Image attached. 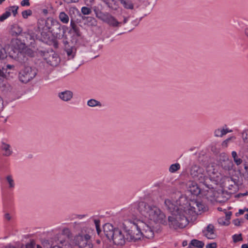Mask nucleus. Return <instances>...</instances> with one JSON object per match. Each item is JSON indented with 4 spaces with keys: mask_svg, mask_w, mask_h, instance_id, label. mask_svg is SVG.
I'll use <instances>...</instances> for the list:
<instances>
[{
    "mask_svg": "<svg viewBox=\"0 0 248 248\" xmlns=\"http://www.w3.org/2000/svg\"><path fill=\"white\" fill-rule=\"evenodd\" d=\"M138 209L141 215L155 223L165 222V215L153 203L141 202L139 203Z\"/></svg>",
    "mask_w": 248,
    "mask_h": 248,
    "instance_id": "f257e3e1",
    "label": "nucleus"
},
{
    "mask_svg": "<svg viewBox=\"0 0 248 248\" xmlns=\"http://www.w3.org/2000/svg\"><path fill=\"white\" fill-rule=\"evenodd\" d=\"M140 221L125 220L123 223L122 228L126 233V240L136 241L141 238V225Z\"/></svg>",
    "mask_w": 248,
    "mask_h": 248,
    "instance_id": "f03ea898",
    "label": "nucleus"
},
{
    "mask_svg": "<svg viewBox=\"0 0 248 248\" xmlns=\"http://www.w3.org/2000/svg\"><path fill=\"white\" fill-rule=\"evenodd\" d=\"M104 231L106 237L112 240L114 244L122 246L125 244L126 235L125 236L119 228H114L111 224L108 223L104 226Z\"/></svg>",
    "mask_w": 248,
    "mask_h": 248,
    "instance_id": "7ed1b4c3",
    "label": "nucleus"
},
{
    "mask_svg": "<svg viewBox=\"0 0 248 248\" xmlns=\"http://www.w3.org/2000/svg\"><path fill=\"white\" fill-rule=\"evenodd\" d=\"M38 56L42 57L47 64L52 66H57L60 62L58 55L52 49L47 50L43 48H38L36 51Z\"/></svg>",
    "mask_w": 248,
    "mask_h": 248,
    "instance_id": "20e7f679",
    "label": "nucleus"
},
{
    "mask_svg": "<svg viewBox=\"0 0 248 248\" xmlns=\"http://www.w3.org/2000/svg\"><path fill=\"white\" fill-rule=\"evenodd\" d=\"M169 225L170 228L174 229H182L188 224L187 217L183 211L174 213L168 217Z\"/></svg>",
    "mask_w": 248,
    "mask_h": 248,
    "instance_id": "39448f33",
    "label": "nucleus"
},
{
    "mask_svg": "<svg viewBox=\"0 0 248 248\" xmlns=\"http://www.w3.org/2000/svg\"><path fill=\"white\" fill-rule=\"evenodd\" d=\"M178 202L180 203H183V211L186 216H194L198 215V201L193 200L188 202L186 196L181 195L179 197Z\"/></svg>",
    "mask_w": 248,
    "mask_h": 248,
    "instance_id": "423d86ee",
    "label": "nucleus"
},
{
    "mask_svg": "<svg viewBox=\"0 0 248 248\" xmlns=\"http://www.w3.org/2000/svg\"><path fill=\"white\" fill-rule=\"evenodd\" d=\"M190 175L195 180L198 181L207 188H210L207 184L209 178L206 176L204 170L202 168L197 165H193L190 169Z\"/></svg>",
    "mask_w": 248,
    "mask_h": 248,
    "instance_id": "0eeeda50",
    "label": "nucleus"
},
{
    "mask_svg": "<svg viewBox=\"0 0 248 248\" xmlns=\"http://www.w3.org/2000/svg\"><path fill=\"white\" fill-rule=\"evenodd\" d=\"M95 14L99 19L112 27H119L122 23L121 22H119L114 16L108 13H103L98 11H95Z\"/></svg>",
    "mask_w": 248,
    "mask_h": 248,
    "instance_id": "6e6552de",
    "label": "nucleus"
},
{
    "mask_svg": "<svg viewBox=\"0 0 248 248\" xmlns=\"http://www.w3.org/2000/svg\"><path fill=\"white\" fill-rule=\"evenodd\" d=\"M37 71L30 66L25 67L19 73V79L24 83H27L32 79L36 75Z\"/></svg>",
    "mask_w": 248,
    "mask_h": 248,
    "instance_id": "1a4fd4ad",
    "label": "nucleus"
},
{
    "mask_svg": "<svg viewBox=\"0 0 248 248\" xmlns=\"http://www.w3.org/2000/svg\"><path fill=\"white\" fill-rule=\"evenodd\" d=\"M9 56L21 63L25 62L28 60L24 51L16 46L11 47Z\"/></svg>",
    "mask_w": 248,
    "mask_h": 248,
    "instance_id": "9d476101",
    "label": "nucleus"
},
{
    "mask_svg": "<svg viewBox=\"0 0 248 248\" xmlns=\"http://www.w3.org/2000/svg\"><path fill=\"white\" fill-rule=\"evenodd\" d=\"M178 201L179 199L175 202H172L169 199L165 201V206L167 209L171 213V215L183 211V203H180L178 202Z\"/></svg>",
    "mask_w": 248,
    "mask_h": 248,
    "instance_id": "9b49d317",
    "label": "nucleus"
},
{
    "mask_svg": "<svg viewBox=\"0 0 248 248\" xmlns=\"http://www.w3.org/2000/svg\"><path fill=\"white\" fill-rule=\"evenodd\" d=\"M90 239V236L88 234L79 233L75 237V243L81 248H91Z\"/></svg>",
    "mask_w": 248,
    "mask_h": 248,
    "instance_id": "f8f14e48",
    "label": "nucleus"
},
{
    "mask_svg": "<svg viewBox=\"0 0 248 248\" xmlns=\"http://www.w3.org/2000/svg\"><path fill=\"white\" fill-rule=\"evenodd\" d=\"M62 43L64 46V51L66 52L68 59H72L76 55V47L72 45V43L69 42L67 37L63 39Z\"/></svg>",
    "mask_w": 248,
    "mask_h": 248,
    "instance_id": "ddd939ff",
    "label": "nucleus"
},
{
    "mask_svg": "<svg viewBox=\"0 0 248 248\" xmlns=\"http://www.w3.org/2000/svg\"><path fill=\"white\" fill-rule=\"evenodd\" d=\"M141 225V237L144 236L148 239L152 238L154 237V233L152 229L146 223L140 221Z\"/></svg>",
    "mask_w": 248,
    "mask_h": 248,
    "instance_id": "4468645a",
    "label": "nucleus"
},
{
    "mask_svg": "<svg viewBox=\"0 0 248 248\" xmlns=\"http://www.w3.org/2000/svg\"><path fill=\"white\" fill-rule=\"evenodd\" d=\"M50 31L56 35V37L58 38L63 36L65 31L63 29H61L60 24L57 21H53L52 22V27H49Z\"/></svg>",
    "mask_w": 248,
    "mask_h": 248,
    "instance_id": "2eb2a0df",
    "label": "nucleus"
},
{
    "mask_svg": "<svg viewBox=\"0 0 248 248\" xmlns=\"http://www.w3.org/2000/svg\"><path fill=\"white\" fill-rule=\"evenodd\" d=\"M188 190L193 195L198 196L201 193V188L196 182H189L187 184Z\"/></svg>",
    "mask_w": 248,
    "mask_h": 248,
    "instance_id": "dca6fc26",
    "label": "nucleus"
},
{
    "mask_svg": "<svg viewBox=\"0 0 248 248\" xmlns=\"http://www.w3.org/2000/svg\"><path fill=\"white\" fill-rule=\"evenodd\" d=\"M70 26L71 27V31H72L76 36L78 37L81 36L82 33L80 31L79 26L76 23L72 16H71Z\"/></svg>",
    "mask_w": 248,
    "mask_h": 248,
    "instance_id": "f3484780",
    "label": "nucleus"
},
{
    "mask_svg": "<svg viewBox=\"0 0 248 248\" xmlns=\"http://www.w3.org/2000/svg\"><path fill=\"white\" fill-rule=\"evenodd\" d=\"M73 93L69 90H65L58 93L59 97L63 101L68 102L73 97Z\"/></svg>",
    "mask_w": 248,
    "mask_h": 248,
    "instance_id": "a211bd4d",
    "label": "nucleus"
},
{
    "mask_svg": "<svg viewBox=\"0 0 248 248\" xmlns=\"http://www.w3.org/2000/svg\"><path fill=\"white\" fill-rule=\"evenodd\" d=\"M1 148L3 152V155L5 156H9L13 154V151L10 144L4 142H1Z\"/></svg>",
    "mask_w": 248,
    "mask_h": 248,
    "instance_id": "6ab92c4d",
    "label": "nucleus"
},
{
    "mask_svg": "<svg viewBox=\"0 0 248 248\" xmlns=\"http://www.w3.org/2000/svg\"><path fill=\"white\" fill-rule=\"evenodd\" d=\"M214 227L212 224H209L206 227V230L203 231L204 235L210 239H212L215 238L216 235L214 232Z\"/></svg>",
    "mask_w": 248,
    "mask_h": 248,
    "instance_id": "aec40b11",
    "label": "nucleus"
},
{
    "mask_svg": "<svg viewBox=\"0 0 248 248\" xmlns=\"http://www.w3.org/2000/svg\"><path fill=\"white\" fill-rule=\"evenodd\" d=\"M6 88L7 91H9L11 94L16 95L18 98L22 95L19 88L16 86H12L10 85H7Z\"/></svg>",
    "mask_w": 248,
    "mask_h": 248,
    "instance_id": "412c9836",
    "label": "nucleus"
},
{
    "mask_svg": "<svg viewBox=\"0 0 248 248\" xmlns=\"http://www.w3.org/2000/svg\"><path fill=\"white\" fill-rule=\"evenodd\" d=\"M140 8L144 16H147L149 14L152 10V6L147 2H144L141 6Z\"/></svg>",
    "mask_w": 248,
    "mask_h": 248,
    "instance_id": "4be33fe9",
    "label": "nucleus"
},
{
    "mask_svg": "<svg viewBox=\"0 0 248 248\" xmlns=\"http://www.w3.org/2000/svg\"><path fill=\"white\" fill-rule=\"evenodd\" d=\"M232 130H229L228 129H217L214 131V135L215 137H222L224 135H226L228 133L232 132Z\"/></svg>",
    "mask_w": 248,
    "mask_h": 248,
    "instance_id": "5701e85b",
    "label": "nucleus"
},
{
    "mask_svg": "<svg viewBox=\"0 0 248 248\" xmlns=\"http://www.w3.org/2000/svg\"><path fill=\"white\" fill-rule=\"evenodd\" d=\"M204 245V244L202 241L197 239H193L191 241L187 248H192V246L198 248H202Z\"/></svg>",
    "mask_w": 248,
    "mask_h": 248,
    "instance_id": "b1692460",
    "label": "nucleus"
},
{
    "mask_svg": "<svg viewBox=\"0 0 248 248\" xmlns=\"http://www.w3.org/2000/svg\"><path fill=\"white\" fill-rule=\"evenodd\" d=\"M5 179L8 184V187L10 190H13L15 187V181L12 175H8L6 176Z\"/></svg>",
    "mask_w": 248,
    "mask_h": 248,
    "instance_id": "393cba45",
    "label": "nucleus"
},
{
    "mask_svg": "<svg viewBox=\"0 0 248 248\" xmlns=\"http://www.w3.org/2000/svg\"><path fill=\"white\" fill-rule=\"evenodd\" d=\"M220 165L224 170H230L232 169L233 163L232 160L231 159H229L227 160H226L225 162L220 164Z\"/></svg>",
    "mask_w": 248,
    "mask_h": 248,
    "instance_id": "a878e982",
    "label": "nucleus"
},
{
    "mask_svg": "<svg viewBox=\"0 0 248 248\" xmlns=\"http://www.w3.org/2000/svg\"><path fill=\"white\" fill-rule=\"evenodd\" d=\"M232 156L233 158V161L237 166H239L243 163L242 156L239 157L235 151L232 152Z\"/></svg>",
    "mask_w": 248,
    "mask_h": 248,
    "instance_id": "bb28decb",
    "label": "nucleus"
},
{
    "mask_svg": "<svg viewBox=\"0 0 248 248\" xmlns=\"http://www.w3.org/2000/svg\"><path fill=\"white\" fill-rule=\"evenodd\" d=\"M83 19L85 20L84 23L90 26H94L96 25L95 19L92 17H85Z\"/></svg>",
    "mask_w": 248,
    "mask_h": 248,
    "instance_id": "cd10ccee",
    "label": "nucleus"
},
{
    "mask_svg": "<svg viewBox=\"0 0 248 248\" xmlns=\"http://www.w3.org/2000/svg\"><path fill=\"white\" fill-rule=\"evenodd\" d=\"M70 246L68 242L65 240H60L59 243L51 247V248H69Z\"/></svg>",
    "mask_w": 248,
    "mask_h": 248,
    "instance_id": "c85d7f7f",
    "label": "nucleus"
},
{
    "mask_svg": "<svg viewBox=\"0 0 248 248\" xmlns=\"http://www.w3.org/2000/svg\"><path fill=\"white\" fill-rule=\"evenodd\" d=\"M123 6L128 9H132L133 8V4L130 0H119Z\"/></svg>",
    "mask_w": 248,
    "mask_h": 248,
    "instance_id": "c756f323",
    "label": "nucleus"
},
{
    "mask_svg": "<svg viewBox=\"0 0 248 248\" xmlns=\"http://www.w3.org/2000/svg\"><path fill=\"white\" fill-rule=\"evenodd\" d=\"M87 105L90 107H101V103L94 99H91L87 101Z\"/></svg>",
    "mask_w": 248,
    "mask_h": 248,
    "instance_id": "7c9ffc66",
    "label": "nucleus"
},
{
    "mask_svg": "<svg viewBox=\"0 0 248 248\" xmlns=\"http://www.w3.org/2000/svg\"><path fill=\"white\" fill-rule=\"evenodd\" d=\"M225 185L229 189H232L235 185V182L232 178H228L225 181Z\"/></svg>",
    "mask_w": 248,
    "mask_h": 248,
    "instance_id": "2f4dec72",
    "label": "nucleus"
},
{
    "mask_svg": "<svg viewBox=\"0 0 248 248\" xmlns=\"http://www.w3.org/2000/svg\"><path fill=\"white\" fill-rule=\"evenodd\" d=\"M59 18L63 23H67L69 20L68 16L64 12L60 13Z\"/></svg>",
    "mask_w": 248,
    "mask_h": 248,
    "instance_id": "473e14b6",
    "label": "nucleus"
},
{
    "mask_svg": "<svg viewBox=\"0 0 248 248\" xmlns=\"http://www.w3.org/2000/svg\"><path fill=\"white\" fill-rule=\"evenodd\" d=\"M180 169V165L178 163H175L171 165L169 168V171L171 173H174Z\"/></svg>",
    "mask_w": 248,
    "mask_h": 248,
    "instance_id": "72a5a7b5",
    "label": "nucleus"
},
{
    "mask_svg": "<svg viewBox=\"0 0 248 248\" xmlns=\"http://www.w3.org/2000/svg\"><path fill=\"white\" fill-rule=\"evenodd\" d=\"M13 34H15L16 36L19 35L22 31V29L17 25H15L12 28Z\"/></svg>",
    "mask_w": 248,
    "mask_h": 248,
    "instance_id": "f704fd0d",
    "label": "nucleus"
},
{
    "mask_svg": "<svg viewBox=\"0 0 248 248\" xmlns=\"http://www.w3.org/2000/svg\"><path fill=\"white\" fill-rule=\"evenodd\" d=\"M229 157L228 155L225 153H222L220 154L219 155V164H221L222 163L225 162L226 160L229 159Z\"/></svg>",
    "mask_w": 248,
    "mask_h": 248,
    "instance_id": "c9c22d12",
    "label": "nucleus"
},
{
    "mask_svg": "<svg viewBox=\"0 0 248 248\" xmlns=\"http://www.w3.org/2000/svg\"><path fill=\"white\" fill-rule=\"evenodd\" d=\"M62 235L67 237L68 239L70 240L72 239L73 238L72 233L71 232L70 230L67 228H65L63 230L62 233Z\"/></svg>",
    "mask_w": 248,
    "mask_h": 248,
    "instance_id": "e433bc0d",
    "label": "nucleus"
},
{
    "mask_svg": "<svg viewBox=\"0 0 248 248\" xmlns=\"http://www.w3.org/2000/svg\"><path fill=\"white\" fill-rule=\"evenodd\" d=\"M7 54L4 48L0 44V59L3 60L7 57Z\"/></svg>",
    "mask_w": 248,
    "mask_h": 248,
    "instance_id": "4c0bfd02",
    "label": "nucleus"
},
{
    "mask_svg": "<svg viewBox=\"0 0 248 248\" xmlns=\"http://www.w3.org/2000/svg\"><path fill=\"white\" fill-rule=\"evenodd\" d=\"M243 163L244 166L245 170L248 169V155H243Z\"/></svg>",
    "mask_w": 248,
    "mask_h": 248,
    "instance_id": "58836bf2",
    "label": "nucleus"
},
{
    "mask_svg": "<svg viewBox=\"0 0 248 248\" xmlns=\"http://www.w3.org/2000/svg\"><path fill=\"white\" fill-rule=\"evenodd\" d=\"M11 16V12L9 11H6L0 16V21L2 22Z\"/></svg>",
    "mask_w": 248,
    "mask_h": 248,
    "instance_id": "ea45409f",
    "label": "nucleus"
},
{
    "mask_svg": "<svg viewBox=\"0 0 248 248\" xmlns=\"http://www.w3.org/2000/svg\"><path fill=\"white\" fill-rule=\"evenodd\" d=\"M31 14H32V11H31V10H29V9L23 11L22 12V17L25 19L27 18L28 17V16H31Z\"/></svg>",
    "mask_w": 248,
    "mask_h": 248,
    "instance_id": "a19ab883",
    "label": "nucleus"
},
{
    "mask_svg": "<svg viewBox=\"0 0 248 248\" xmlns=\"http://www.w3.org/2000/svg\"><path fill=\"white\" fill-rule=\"evenodd\" d=\"M232 238H233V242L234 243H236L237 242H239V241L243 240V238H242V234L241 233L239 234H234V235H233L232 236Z\"/></svg>",
    "mask_w": 248,
    "mask_h": 248,
    "instance_id": "79ce46f5",
    "label": "nucleus"
},
{
    "mask_svg": "<svg viewBox=\"0 0 248 248\" xmlns=\"http://www.w3.org/2000/svg\"><path fill=\"white\" fill-rule=\"evenodd\" d=\"M18 9V6H12L9 7V11L10 12L12 10L13 16H16V14H17V10Z\"/></svg>",
    "mask_w": 248,
    "mask_h": 248,
    "instance_id": "37998d69",
    "label": "nucleus"
},
{
    "mask_svg": "<svg viewBox=\"0 0 248 248\" xmlns=\"http://www.w3.org/2000/svg\"><path fill=\"white\" fill-rule=\"evenodd\" d=\"M198 207H197L198 214H200V212L203 211L205 209V205L201 202L198 201Z\"/></svg>",
    "mask_w": 248,
    "mask_h": 248,
    "instance_id": "c03bdc74",
    "label": "nucleus"
},
{
    "mask_svg": "<svg viewBox=\"0 0 248 248\" xmlns=\"http://www.w3.org/2000/svg\"><path fill=\"white\" fill-rule=\"evenodd\" d=\"M218 222L221 225H228L229 223V222H227V220H226L224 217L218 218Z\"/></svg>",
    "mask_w": 248,
    "mask_h": 248,
    "instance_id": "a18cd8bd",
    "label": "nucleus"
},
{
    "mask_svg": "<svg viewBox=\"0 0 248 248\" xmlns=\"http://www.w3.org/2000/svg\"><path fill=\"white\" fill-rule=\"evenodd\" d=\"M242 138L245 142H248V130L244 131L242 133Z\"/></svg>",
    "mask_w": 248,
    "mask_h": 248,
    "instance_id": "49530a36",
    "label": "nucleus"
},
{
    "mask_svg": "<svg viewBox=\"0 0 248 248\" xmlns=\"http://www.w3.org/2000/svg\"><path fill=\"white\" fill-rule=\"evenodd\" d=\"M81 12L83 15H89L91 13V10L88 7H83L81 8Z\"/></svg>",
    "mask_w": 248,
    "mask_h": 248,
    "instance_id": "de8ad7c7",
    "label": "nucleus"
},
{
    "mask_svg": "<svg viewBox=\"0 0 248 248\" xmlns=\"http://www.w3.org/2000/svg\"><path fill=\"white\" fill-rule=\"evenodd\" d=\"M15 67L14 65L7 64L5 67H3V70L6 72L8 70H14Z\"/></svg>",
    "mask_w": 248,
    "mask_h": 248,
    "instance_id": "09e8293b",
    "label": "nucleus"
},
{
    "mask_svg": "<svg viewBox=\"0 0 248 248\" xmlns=\"http://www.w3.org/2000/svg\"><path fill=\"white\" fill-rule=\"evenodd\" d=\"M232 139H235V138L234 137H230L229 138H228L227 139H226V140H225L223 143H222V145L223 146H225V147H227V145H228V143L230 142V141H231V140Z\"/></svg>",
    "mask_w": 248,
    "mask_h": 248,
    "instance_id": "8fccbe9b",
    "label": "nucleus"
},
{
    "mask_svg": "<svg viewBox=\"0 0 248 248\" xmlns=\"http://www.w3.org/2000/svg\"><path fill=\"white\" fill-rule=\"evenodd\" d=\"M35 244L33 241H31L30 243H27L26 245V248H35Z\"/></svg>",
    "mask_w": 248,
    "mask_h": 248,
    "instance_id": "3c124183",
    "label": "nucleus"
},
{
    "mask_svg": "<svg viewBox=\"0 0 248 248\" xmlns=\"http://www.w3.org/2000/svg\"><path fill=\"white\" fill-rule=\"evenodd\" d=\"M233 223L237 226H239L240 225L241 223L242 222V220H240L238 218L235 219L232 221Z\"/></svg>",
    "mask_w": 248,
    "mask_h": 248,
    "instance_id": "603ef678",
    "label": "nucleus"
},
{
    "mask_svg": "<svg viewBox=\"0 0 248 248\" xmlns=\"http://www.w3.org/2000/svg\"><path fill=\"white\" fill-rule=\"evenodd\" d=\"M30 0H23L21 2V5L22 6H30V3L29 2Z\"/></svg>",
    "mask_w": 248,
    "mask_h": 248,
    "instance_id": "864d4df0",
    "label": "nucleus"
},
{
    "mask_svg": "<svg viewBox=\"0 0 248 248\" xmlns=\"http://www.w3.org/2000/svg\"><path fill=\"white\" fill-rule=\"evenodd\" d=\"M217 246L216 243H210L206 246V248H216Z\"/></svg>",
    "mask_w": 248,
    "mask_h": 248,
    "instance_id": "5fc2aeb1",
    "label": "nucleus"
},
{
    "mask_svg": "<svg viewBox=\"0 0 248 248\" xmlns=\"http://www.w3.org/2000/svg\"><path fill=\"white\" fill-rule=\"evenodd\" d=\"M226 217H225V218H226V220H227V222H229V220L231 218V216L232 215V212H226Z\"/></svg>",
    "mask_w": 248,
    "mask_h": 248,
    "instance_id": "6e6d98bb",
    "label": "nucleus"
},
{
    "mask_svg": "<svg viewBox=\"0 0 248 248\" xmlns=\"http://www.w3.org/2000/svg\"><path fill=\"white\" fill-rule=\"evenodd\" d=\"M63 0L67 3H71L78 2L79 0Z\"/></svg>",
    "mask_w": 248,
    "mask_h": 248,
    "instance_id": "4d7b16f0",
    "label": "nucleus"
},
{
    "mask_svg": "<svg viewBox=\"0 0 248 248\" xmlns=\"http://www.w3.org/2000/svg\"><path fill=\"white\" fill-rule=\"evenodd\" d=\"M94 222L96 228L100 227L99 224H100V221L99 219H94Z\"/></svg>",
    "mask_w": 248,
    "mask_h": 248,
    "instance_id": "13d9d810",
    "label": "nucleus"
},
{
    "mask_svg": "<svg viewBox=\"0 0 248 248\" xmlns=\"http://www.w3.org/2000/svg\"><path fill=\"white\" fill-rule=\"evenodd\" d=\"M75 11H76L78 14V9H77L76 8H71L70 9L69 12H70V14H71L72 12L74 13Z\"/></svg>",
    "mask_w": 248,
    "mask_h": 248,
    "instance_id": "bf43d9fd",
    "label": "nucleus"
},
{
    "mask_svg": "<svg viewBox=\"0 0 248 248\" xmlns=\"http://www.w3.org/2000/svg\"><path fill=\"white\" fill-rule=\"evenodd\" d=\"M245 210L243 209H239V212L236 213V216H238L239 215H242L244 213Z\"/></svg>",
    "mask_w": 248,
    "mask_h": 248,
    "instance_id": "052dcab7",
    "label": "nucleus"
},
{
    "mask_svg": "<svg viewBox=\"0 0 248 248\" xmlns=\"http://www.w3.org/2000/svg\"><path fill=\"white\" fill-rule=\"evenodd\" d=\"M5 77V74L4 72V70L3 69L1 70L0 69V77L4 78Z\"/></svg>",
    "mask_w": 248,
    "mask_h": 248,
    "instance_id": "680f3d73",
    "label": "nucleus"
},
{
    "mask_svg": "<svg viewBox=\"0 0 248 248\" xmlns=\"http://www.w3.org/2000/svg\"><path fill=\"white\" fill-rule=\"evenodd\" d=\"M5 218L6 219L9 220L11 219L10 215L9 214H6L5 215Z\"/></svg>",
    "mask_w": 248,
    "mask_h": 248,
    "instance_id": "e2e57ef3",
    "label": "nucleus"
},
{
    "mask_svg": "<svg viewBox=\"0 0 248 248\" xmlns=\"http://www.w3.org/2000/svg\"><path fill=\"white\" fill-rule=\"evenodd\" d=\"M244 34L247 37H248V27L245 29Z\"/></svg>",
    "mask_w": 248,
    "mask_h": 248,
    "instance_id": "0e129e2a",
    "label": "nucleus"
},
{
    "mask_svg": "<svg viewBox=\"0 0 248 248\" xmlns=\"http://www.w3.org/2000/svg\"><path fill=\"white\" fill-rule=\"evenodd\" d=\"M128 17H124V20H123V23L125 24L127 22Z\"/></svg>",
    "mask_w": 248,
    "mask_h": 248,
    "instance_id": "69168bd1",
    "label": "nucleus"
},
{
    "mask_svg": "<svg viewBox=\"0 0 248 248\" xmlns=\"http://www.w3.org/2000/svg\"><path fill=\"white\" fill-rule=\"evenodd\" d=\"M183 246L185 247L187 245V241H184L182 243Z\"/></svg>",
    "mask_w": 248,
    "mask_h": 248,
    "instance_id": "338daca9",
    "label": "nucleus"
},
{
    "mask_svg": "<svg viewBox=\"0 0 248 248\" xmlns=\"http://www.w3.org/2000/svg\"><path fill=\"white\" fill-rule=\"evenodd\" d=\"M242 248H248V246L247 244H243L242 246Z\"/></svg>",
    "mask_w": 248,
    "mask_h": 248,
    "instance_id": "774afa93",
    "label": "nucleus"
}]
</instances>
